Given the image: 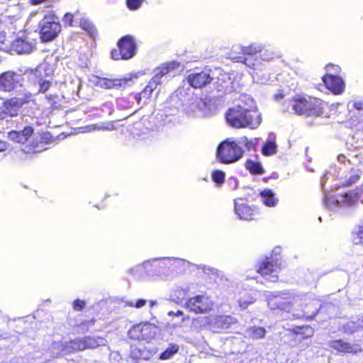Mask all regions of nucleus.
I'll list each match as a JSON object with an SVG mask.
<instances>
[{
  "label": "nucleus",
  "instance_id": "nucleus-1",
  "mask_svg": "<svg viewBox=\"0 0 363 363\" xmlns=\"http://www.w3.org/2000/svg\"><path fill=\"white\" fill-rule=\"evenodd\" d=\"M228 123L235 128H256L261 123V116L252 105L248 107L237 104L228 109L225 113Z\"/></svg>",
  "mask_w": 363,
  "mask_h": 363
},
{
  "label": "nucleus",
  "instance_id": "nucleus-2",
  "mask_svg": "<svg viewBox=\"0 0 363 363\" xmlns=\"http://www.w3.org/2000/svg\"><path fill=\"white\" fill-rule=\"evenodd\" d=\"M245 150L233 138L221 141L216 148V160L223 164H230L239 161L244 155Z\"/></svg>",
  "mask_w": 363,
  "mask_h": 363
},
{
  "label": "nucleus",
  "instance_id": "nucleus-3",
  "mask_svg": "<svg viewBox=\"0 0 363 363\" xmlns=\"http://www.w3.org/2000/svg\"><path fill=\"white\" fill-rule=\"evenodd\" d=\"M34 102L31 93L27 91L20 97H11L5 99L0 106V120L17 116L24 105Z\"/></svg>",
  "mask_w": 363,
  "mask_h": 363
},
{
  "label": "nucleus",
  "instance_id": "nucleus-4",
  "mask_svg": "<svg viewBox=\"0 0 363 363\" xmlns=\"http://www.w3.org/2000/svg\"><path fill=\"white\" fill-rule=\"evenodd\" d=\"M42 42H50L55 39L62 30L61 24L54 11L46 13L38 26Z\"/></svg>",
  "mask_w": 363,
  "mask_h": 363
},
{
  "label": "nucleus",
  "instance_id": "nucleus-5",
  "mask_svg": "<svg viewBox=\"0 0 363 363\" xmlns=\"http://www.w3.org/2000/svg\"><path fill=\"white\" fill-rule=\"evenodd\" d=\"M291 101L293 109L298 115L318 116L323 114V104L320 99L298 97Z\"/></svg>",
  "mask_w": 363,
  "mask_h": 363
},
{
  "label": "nucleus",
  "instance_id": "nucleus-6",
  "mask_svg": "<svg viewBox=\"0 0 363 363\" xmlns=\"http://www.w3.org/2000/svg\"><path fill=\"white\" fill-rule=\"evenodd\" d=\"M117 47L111 50V58L114 60H127L135 55L137 44L133 36L126 35L118 40Z\"/></svg>",
  "mask_w": 363,
  "mask_h": 363
},
{
  "label": "nucleus",
  "instance_id": "nucleus-7",
  "mask_svg": "<svg viewBox=\"0 0 363 363\" xmlns=\"http://www.w3.org/2000/svg\"><path fill=\"white\" fill-rule=\"evenodd\" d=\"M296 301V296L289 291L271 294L267 297V306L272 311L289 313Z\"/></svg>",
  "mask_w": 363,
  "mask_h": 363
},
{
  "label": "nucleus",
  "instance_id": "nucleus-8",
  "mask_svg": "<svg viewBox=\"0 0 363 363\" xmlns=\"http://www.w3.org/2000/svg\"><path fill=\"white\" fill-rule=\"evenodd\" d=\"M281 269V263L277 259L265 257L256 265V272L262 277L275 282L278 280L277 272Z\"/></svg>",
  "mask_w": 363,
  "mask_h": 363
},
{
  "label": "nucleus",
  "instance_id": "nucleus-9",
  "mask_svg": "<svg viewBox=\"0 0 363 363\" xmlns=\"http://www.w3.org/2000/svg\"><path fill=\"white\" fill-rule=\"evenodd\" d=\"M156 335V327L149 323H141L132 327L128 331L130 339L149 342Z\"/></svg>",
  "mask_w": 363,
  "mask_h": 363
},
{
  "label": "nucleus",
  "instance_id": "nucleus-10",
  "mask_svg": "<svg viewBox=\"0 0 363 363\" xmlns=\"http://www.w3.org/2000/svg\"><path fill=\"white\" fill-rule=\"evenodd\" d=\"M186 306L196 314H203L212 310L213 302L208 296L201 294L189 298L186 302Z\"/></svg>",
  "mask_w": 363,
  "mask_h": 363
},
{
  "label": "nucleus",
  "instance_id": "nucleus-11",
  "mask_svg": "<svg viewBox=\"0 0 363 363\" xmlns=\"http://www.w3.org/2000/svg\"><path fill=\"white\" fill-rule=\"evenodd\" d=\"M30 74H33L38 79L39 89L38 93H45L52 86V82L43 79L44 76H48L52 74V70L50 69L49 65L42 63L38 65L35 68L29 70Z\"/></svg>",
  "mask_w": 363,
  "mask_h": 363
},
{
  "label": "nucleus",
  "instance_id": "nucleus-12",
  "mask_svg": "<svg viewBox=\"0 0 363 363\" xmlns=\"http://www.w3.org/2000/svg\"><path fill=\"white\" fill-rule=\"evenodd\" d=\"M23 79L14 71H6L0 74V90L11 92L22 86Z\"/></svg>",
  "mask_w": 363,
  "mask_h": 363
},
{
  "label": "nucleus",
  "instance_id": "nucleus-13",
  "mask_svg": "<svg viewBox=\"0 0 363 363\" xmlns=\"http://www.w3.org/2000/svg\"><path fill=\"white\" fill-rule=\"evenodd\" d=\"M211 69H203L198 72H193L187 75L186 82L194 89H202L213 80Z\"/></svg>",
  "mask_w": 363,
  "mask_h": 363
},
{
  "label": "nucleus",
  "instance_id": "nucleus-14",
  "mask_svg": "<svg viewBox=\"0 0 363 363\" xmlns=\"http://www.w3.org/2000/svg\"><path fill=\"white\" fill-rule=\"evenodd\" d=\"M321 79L325 88L333 94L339 95L344 92L345 84L341 77L326 73Z\"/></svg>",
  "mask_w": 363,
  "mask_h": 363
},
{
  "label": "nucleus",
  "instance_id": "nucleus-15",
  "mask_svg": "<svg viewBox=\"0 0 363 363\" xmlns=\"http://www.w3.org/2000/svg\"><path fill=\"white\" fill-rule=\"evenodd\" d=\"M329 346L341 353L357 354L362 352V348L359 343H350L344 340H334L329 342Z\"/></svg>",
  "mask_w": 363,
  "mask_h": 363
},
{
  "label": "nucleus",
  "instance_id": "nucleus-16",
  "mask_svg": "<svg viewBox=\"0 0 363 363\" xmlns=\"http://www.w3.org/2000/svg\"><path fill=\"white\" fill-rule=\"evenodd\" d=\"M234 210L239 218L242 220H252L259 216L257 209L246 203H235Z\"/></svg>",
  "mask_w": 363,
  "mask_h": 363
},
{
  "label": "nucleus",
  "instance_id": "nucleus-17",
  "mask_svg": "<svg viewBox=\"0 0 363 363\" xmlns=\"http://www.w3.org/2000/svg\"><path fill=\"white\" fill-rule=\"evenodd\" d=\"M101 87L107 89H125L132 84L131 79L128 78H103L99 81Z\"/></svg>",
  "mask_w": 363,
  "mask_h": 363
},
{
  "label": "nucleus",
  "instance_id": "nucleus-18",
  "mask_svg": "<svg viewBox=\"0 0 363 363\" xmlns=\"http://www.w3.org/2000/svg\"><path fill=\"white\" fill-rule=\"evenodd\" d=\"M33 133V128L30 125H27L21 130H11L9 132V137L16 143L23 144L28 140Z\"/></svg>",
  "mask_w": 363,
  "mask_h": 363
},
{
  "label": "nucleus",
  "instance_id": "nucleus-19",
  "mask_svg": "<svg viewBox=\"0 0 363 363\" xmlns=\"http://www.w3.org/2000/svg\"><path fill=\"white\" fill-rule=\"evenodd\" d=\"M159 85L160 84L158 83V81H155L151 78L147 82V85L143 89V90L140 92L136 94L135 99L138 103H140L143 99L145 100L149 99L151 97L152 92L157 88Z\"/></svg>",
  "mask_w": 363,
  "mask_h": 363
},
{
  "label": "nucleus",
  "instance_id": "nucleus-20",
  "mask_svg": "<svg viewBox=\"0 0 363 363\" xmlns=\"http://www.w3.org/2000/svg\"><path fill=\"white\" fill-rule=\"evenodd\" d=\"M363 330V315L352 320L342 325V332L347 335H352L354 333Z\"/></svg>",
  "mask_w": 363,
  "mask_h": 363
},
{
  "label": "nucleus",
  "instance_id": "nucleus-21",
  "mask_svg": "<svg viewBox=\"0 0 363 363\" xmlns=\"http://www.w3.org/2000/svg\"><path fill=\"white\" fill-rule=\"evenodd\" d=\"M288 330L291 334L299 336L303 340L308 339L313 337L314 334L313 328L308 325L294 326Z\"/></svg>",
  "mask_w": 363,
  "mask_h": 363
},
{
  "label": "nucleus",
  "instance_id": "nucleus-22",
  "mask_svg": "<svg viewBox=\"0 0 363 363\" xmlns=\"http://www.w3.org/2000/svg\"><path fill=\"white\" fill-rule=\"evenodd\" d=\"M263 203L268 207H274L278 203L279 199L270 189H264L259 193Z\"/></svg>",
  "mask_w": 363,
  "mask_h": 363
},
{
  "label": "nucleus",
  "instance_id": "nucleus-23",
  "mask_svg": "<svg viewBox=\"0 0 363 363\" xmlns=\"http://www.w3.org/2000/svg\"><path fill=\"white\" fill-rule=\"evenodd\" d=\"M177 67H179V64L175 62H172L163 65L158 68L157 72L152 78L155 81H158V83L161 84L162 77L167 74L171 70L174 69Z\"/></svg>",
  "mask_w": 363,
  "mask_h": 363
},
{
  "label": "nucleus",
  "instance_id": "nucleus-24",
  "mask_svg": "<svg viewBox=\"0 0 363 363\" xmlns=\"http://www.w3.org/2000/svg\"><path fill=\"white\" fill-rule=\"evenodd\" d=\"M359 178L360 177L358 172L355 169H351L346 172L343 177H342V182L340 185L342 186H348L357 182Z\"/></svg>",
  "mask_w": 363,
  "mask_h": 363
},
{
  "label": "nucleus",
  "instance_id": "nucleus-25",
  "mask_svg": "<svg viewBox=\"0 0 363 363\" xmlns=\"http://www.w3.org/2000/svg\"><path fill=\"white\" fill-rule=\"evenodd\" d=\"M15 50L18 53H28L32 51L33 46L25 40L18 38L13 43Z\"/></svg>",
  "mask_w": 363,
  "mask_h": 363
},
{
  "label": "nucleus",
  "instance_id": "nucleus-26",
  "mask_svg": "<svg viewBox=\"0 0 363 363\" xmlns=\"http://www.w3.org/2000/svg\"><path fill=\"white\" fill-rule=\"evenodd\" d=\"M357 199V194L355 192H345L341 195H340L336 201L337 203H340L346 206H351L354 204Z\"/></svg>",
  "mask_w": 363,
  "mask_h": 363
},
{
  "label": "nucleus",
  "instance_id": "nucleus-27",
  "mask_svg": "<svg viewBox=\"0 0 363 363\" xmlns=\"http://www.w3.org/2000/svg\"><path fill=\"white\" fill-rule=\"evenodd\" d=\"M319 308L314 306L312 303H306L303 313L300 317L301 318H305L307 320H312L318 313Z\"/></svg>",
  "mask_w": 363,
  "mask_h": 363
},
{
  "label": "nucleus",
  "instance_id": "nucleus-28",
  "mask_svg": "<svg viewBox=\"0 0 363 363\" xmlns=\"http://www.w3.org/2000/svg\"><path fill=\"white\" fill-rule=\"evenodd\" d=\"M80 28L89 35L94 36L97 33V29L94 23L87 18L82 17L79 21Z\"/></svg>",
  "mask_w": 363,
  "mask_h": 363
},
{
  "label": "nucleus",
  "instance_id": "nucleus-29",
  "mask_svg": "<svg viewBox=\"0 0 363 363\" xmlns=\"http://www.w3.org/2000/svg\"><path fill=\"white\" fill-rule=\"evenodd\" d=\"M79 346L82 347V350L93 349L99 346V342L96 337L86 336L79 340Z\"/></svg>",
  "mask_w": 363,
  "mask_h": 363
},
{
  "label": "nucleus",
  "instance_id": "nucleus-30",
  "mask_svg": "<svg viewBox=\"0 0 363 363\" xmlns=\"http://www.w3.org/2000/svg\"><path fill=\"white\" fill-rule=\"evenodd\" d=\"M235 323V318L230 315H220L216 318V323L223 329H228Z\"/></svg>",
  "mask_w": 363,
  "mask_h": 363
},
{
  "label": "nucleus",
  "instance_id": "nucleus-31",
  "mask_svg": "<svg viewBox=\"0 0 363 363\" xmlns=\"http://www.w3.org/2000/svg\"><path fill=\"white\" fill-rule=\"evenodd\" d=\"M247 334L249 337L258 340L265 336L266 330L263 327L253 326L247 329Z\"/></svg>",
  "mask_w": 363,
  "mask_h": 363
},
{
  "label": "nucleus",
  "instance_id": "nucleus-32",
  "mask_svg": "<svg viewBox=\"0 0 363 363\" xmlns=\"http://www.w3.org/2000/svg\"><path fill=\"white\" fill-rule=\"evenodd\" d=\"M179 347L176 344H171L165 350L160 354L159 358L162 360L170 359L174 354L178 352Z\"/></svg>",
  "mask_w": 363,
  "mask_h": 363
},
{
  "label": "nucleus",
  "instance_id": "nucleus-33",
  "mask_svg": "<svg viewBox=\"0 0 363 363\" xmlns=\"http://www.w3.org/2000/svg\"><path fill=\"white\" fill-rule=\"evenodd\" d=\"M45 99L50 105V108L57 109L61 107V99L56 94H48L45 96Z\"/></svg>",
  "mask_w": 363,
  "mask_h": 363
},
{
  "label": "nucleus",
  "instance_id": "nucleus-34",
  "mask_svg": "<svg viewBox=\"0 0 363 363\" xmlns=\"http://www.w3.org/2000/svg\"><path fill=\"white\" fill-rule=\"evenodd\" d=\"M246 168L252 174H262L264 172V169L259 162L248 160L246 162Z\"/></svg>",
  "mask_w": 363,
  "mask_h": 363
},
{
  "label": "nucleus",
  "instance_id": "nucleus-35",
  "mask_svg": "<svg viewBox=\"0 0 363 363\" xmlns=\"http://www.w3.org/2000/svg\"><path fill=\"white\" fill-rule=\"evenodd\" d=\"M277 151V147L274 141H267L262 150V153L264 156H269L275 154Z\"/></svg>",
  "mask_w": 363,
  "mask_h": 363
},
{
  "label": "nucleus",
  "instance_id": "nucleus-36",
  "mask_svg": "<svg viewBox=\"0 0 363 363\" xmlns=\"http://www.w3.org/2000/svg\"><path fill=\"white\" fill-rule=\"evenodd\" d=\"M225 173L221 170H215L212 173V179L218 186L223 184L225 182Z\"/></svg>",
  "mask_w": 363,
  "mask_h": 363
},
{
  "label": "nucleus",
  "instance_id": "nucleus-37",
  "mask_svg": "<svg viewBox=\"0 0 363 363\" xmlns=\"http://www.w3.org/2000/svg\"><path fill=\"white\" fill-rule=\"evenodd\" d=\"M241 140L245 147L247 150H255L257 145V139H249L246 136L241 138Z\"/></svg>",
  "mask_w": 363,
  "mask_h": 363
},
{
  "label": "nucleus",
  "instance_id": "nucleus-38",
  "mask_svg": "<svg viewBox=\"0 0 363 363\" xmlns=\"http://www.w3.org/2000/svg\"><path fill=\"white\" fill-rule=\"evenodd\" d=\"M259 52H260V50L258 48L253 46V45H249V46L243 47L242 48V53L245 56H246V55L253 56V55H255L256 54H257Z\"/></svg>",
  "mask_w": 363,
  "mask_h": 363
},
{
  "label": "nucleus",
  "instance_id": "nucleus-39",
  "mask_svg": "<svg viewBox=\"0 0 363 363\" xmlns=\"http://www.w3.org/2000/svg\"><path fill=\"white\" fill-rule=\"evenodd\" d=\"M74 14L70 12L66 13L62 17V22L65 27H72L73 26Z\"/></svg>",
  "mask_w": 363,
  "mask_h": 363
},
{
  "label": "nucleus",
  "instance_id": "nucleus-40",
  "mask_svg": "<svg viewBox=\"0 0 363 363\" xmlns=\"http://www.w3.org/2000/svg\"><path fill=\"white\" fill-rule=\"evenodd\" d=\"M142 0H126L127 7L130 10H136L139 9L142 5Z\"/></svg>",
  "mask_w": 363,
  "mask_h": 363
},
{
  "label": "nucleus",
  "instance_id": "nucleus-41",
  "mask_svg": "<svg viewBox=\"0 0 363 363\" xmlns=\"http://www.w3.org/2000/svg\"><path fill=\"white\" fill-rule=\"evenodd\" d=\"M86 303L84 301L81 299H76L72 303V307L74 311H82L85 307Z\"/></svg>",
  "mask_w": 363,
  "mask_h": 363
},
{
  "label": "nucleus",
  "instance_id": "nucleus-42",
  "mask_svg": "<svg viewBox=\"0 0 363 363\" xmlns=\"http://www.w3.org/2000/svg\"><path fill=\"white\" fill-rule=\"evenodd\" d=\"M147 303L145 299H138L135 303H128V305L130 307H135L137 308H140L143 307Z\"/></svg>",
  "mask_w": 363,
  "mask_h": 363
},
{
  "label": "nucleus",
  "instance_id": "nucleus-43",
  "mask_svg": "<svg viewBox=\"0 0 363 363\" xmlns=\"http://www.w3.org/2000/svg\"><path fill=\"white\" fill-rule=\"evenodd\" d=\"M184 312L181 310H177L176 312L174 311H169L168 315L169 316H183Z\"/></svg>",
  "mask_w": 363,
  "mask_h": 363
},
{
  "label": "nucleus",
  "instance_id": "nucleus-44",
  "mask_svg": "<svg viewBox=\"0 0 363 363\" xmlns=\"http://www.w3.org/2000/svg\"><path fill=\"white\" fill-rule=\"evenodd\" d=\"M330 67H332L335 69V72H339L340 71V67L337 65H333L332 63H328L326 65L325 68L328 69Z\"/></svg>",
  "mask_w": 363,
  "mask_h": 363
},
{
  "label": "nucleus",
  "instance_id": "nucleus-45",
  "mask_svg": "<svg viewBox=\"0 0 363 363\" xmlns=\"http://www.w3.org/2000/svg\"><path fill=\"white\" fill-rule=\"evenodd\" d=\"M48 0H30V3L31 5H38L40 4L44 3Z\"/></svg>",
  "mask_w": 363,
  "mask_h": 363
},
{
  "label": "nucleus",
  "instance_id": "nucleus-46",
  "mask_svg": "<svg viewBox=\"0 0 363 363\" xmlns=\"http://www.w3.org/2000/svg\"><path fill=\"white\" fill-rule=\"evenodd\" d=\"M6 147H7L6 143L0 140V152L5 151L6 149Z\"/></svg>",
  "mask_w": 363,
  "mask_h": 363
},
{
  "label": "nucleus",
  "instance_id": "nucleus-47",
  "mask_svg": "<svg viewBox=\"0 0 363 363\" xmlns=\"http://www.w3.org/2000/svg\"><path fill=\"white\" fill-rule=\"evenodd\" d=\"M283 97H284V94H283V93H282V91H279V92H278V93H277V94L274 95V99H275L276 100L281 99H283Z\"/></svg>",
  "mask_w": 363,
  "mask_h": 363
},
{
  "label": "nucleus",
  "instance_id": "nucleus-48",
  "mask_svg": "<svg viewBox=\"0 0 363 363\" xmlns=\"http://www.w3.org/2000/svg\"><path fill=\"white\" fill-rule=\"evenodd\" d=\"M247 101H249L252 104H254V100L252 99L247 97V96H243L241 101L246 102Z\"/></svg>",
  "mask_w": 363,
  "mask_h": 363
},
{
  "label": "nucleus",
  "instance_id": "nucleus-49",
  "mask_svg": "<svg viewBox=\"0 0 363 363\" xmlns=\"http://www.w3.org/2000/svg\"><path fill=\"white\" fill-rule=\"evenodd\" d=\"M354 107L357 110H360L362 108V104L359 102H355L354 104Z\"/></svg>",
  "mask_w": 363,
  "mask_h": 363
}]
</instances>
